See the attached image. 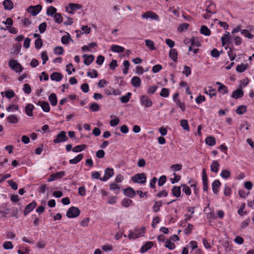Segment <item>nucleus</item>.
I'll use <instances>...</instances> for the list:
<instances>
[{
	"label": "nucleus",
	"mask_w": 254,
	"mask_h": 254,
	"mask_svg": "<svg viewBox=\"0 0 254 254\" xmlns=\"http://www.w3.org/2000/svg\"><path fill=\"white\" fill-rule=\"evenodd\" d=\"M110 188L112 190H116V193H118L120 190V187L118 185L112 183L110 186Z\"/></svg>",
	"instance_id": "obj_59"
},
{
	"label": "nucleus",
	"mask_w": 254,
	"mask_h": 254,
	"mask_svg": "<svg viewBox=\"0 0 254 254\" xmlns=\"http://www.w3.org/2000/svg\"><path fill=\"white\" fill-rule=\"evenodd\" d=\"M244 95V92L240 89L234 90L231 95V97L236 99L242 97Z\"/></svg>",
	"instance_id": "obj_15"
},
{
	"label": "nucleus",
	"mask_w": 254,
	"mask_h": 254,
	"mask_svg": "<svg viewBox=\"0 0 254 254\" xmlns=\"http://www.w3.org/2000/svg\"><path fill=\"white\" fill-rule=\"evenodd\" d=\"M6 110L8 112H15L16 111L18 110V106L16 105L12 104V105H11L9 106L8 107H7L6 108Z\"/></svg>",
	"instance_id": "obj_43"
},
{
	"label": "nucleus",
	"mask_w": 254,
	"mask_h": 254,
	"mask_svg": "<svg viewBox=\"0 0 254 254\" xmlns=\"http://www.w3.org/2000/svg\"><path fill=\"white\" fill-rule=\"evenodd\" d=\"M183 73L185 74L187 76L190 75L191 74L190 68L187 65H185L184 66V70L183 71Z\"/></svg>",
	"instance_id": "obj_63"
},
{
	"label": "nucleus",
	"mask_w": 254,
	"mask_h": 254,
	"mask_svg": "<svg viewBox=\"0 0 254 254\" xmlns=\"http://www.w3.org/2000/svg\"><path fill=\"white\" fill-rule=\"evenodd\" d=\"M49 100L53 106H55L57 104V97L55 93H52L49 96Z\"/></svg>",
	"instance_id": "obj_20"
},
{
	"label": "nucleus",
	"mask_w": 254,
	"mask_h": 254,
	"mask_svg": "<svg viewBox=\"0 0 254 254\" xmlns=\"http://www.w3.org/2000/svg\"><path fill=\"white\" fill-rule=\"evenodd\" d=\"M38 105L41 106L43 111L45 112H49L50 111V107L49 103L45 101H39Z\"/></svg>",
	"instance_id": "obj_14"
},
{
	"label": "nucleus",
	"mask_w": 254,
	"mask_h": 254,
	"mask_svg": "<svg viewBox=\"0 0 254 254\" xmlns=\"http://www.w3.org/2000/svg\"><path fill=\"white\" fill-rule=\"evenodd\" d=\"M162 202L161 201H156L153 206L152 209L154 212H157L160 210V207L162 206Z\"/></svg>",
	"instance_id": "obj_37"
},
{
	"label": "nucleus",
	"mask_w": 254,
	"mask_h": 254,
	"mask_svg": "<svg viewBox=\"0 0 254 254\" xmlns=\"http://www.w3.org/2000/svg\"><path fill=\"white\" fill-rule=\"evenodd\" d=\"M10 67L16 72H20L22 71L23 68L21 64L16 60H11L9 62Z\"/></svg>",
	"instance_id": "obj_4"
},
{
	"label": "nucleus",
	"mask_w": 254,
	"mask_h": 254,
	"mask_svg": "<svg viewBox=\"0 0 254 254\" xmlns=\"http://www.w3.org/2000/svg\"><path fill=\"white\" fill-rule=\"evenodd\" d=\"M130 180L135 183L144 184L146 182V177L145 174L139 173L132 177Z\"/></svg>",
	"instance_id": "obj_2"
},
{
	"label": "nucleus",
	"mask_w": 254,
	"mask_h": 254,
	"mask_svg": "<svg viewBox=\"0 0 254 254\" xmlns=\"http://www.w3.org/2000/svg\"><path fill=\"white\" fill-rule=\"evenodd\" d=\"M157 89V87L156 86H152L149 87L147 90V93L149 94H154Z\"/></svg>",
	"instance_id": "obj_61"
},
{
	"label": "nucleus",
	"mask_w": 254,
	"mask_h": 254,
	"mask_svg": "<svg viewBox=\"0 0 254 254\" xmlns=\"http://www.w3.org/2000/svg\"><path fill=\"white\" fill-rule=\"evenodd\" d=\"M34 106L31 104H28L26 108H25V113L26 114L30 117L33 116V110L34 109Z\"/></svg>",
	"instance_id": "obj_27"
},
{
	"label": "nucleus",
	"mask_w": 254,
	"mask_h": 254,
	"mask_svg": "<svg viewBox=\"0 0 254 254\" xmlns=\"http://www.w3.org/2000/svg\"><path fill=\"white\" fill-rule=\"evenodd\" d=\"M191 46L198 47L200 46L201 44L198 38L192 37L190 39Z\"/></svg>",
	"instance_id": "obj_32"
},
{
	"label": "nucleus",
	"mask_w": 254,
	"mask_h": 254,
	"mask_svg": "<svg viewBox=\"0 0 254 254\" xmlns=\"http://www.w3.org/2000/svg\"><path fill=\"white\" fill-rule=\"evenodd\" d=\"M7 183L13 190H16L17 189L18 186L17 184L12 180H8Z\"/></svg>",
	"instance_id": "obj_64"
},
{
	"label": "nucleus",
	"mask_w": 254,
	"mask_h": 254,
	"mask_svg": "<svg viewBox=\"0 0 254 254\" xmlns=\"http://www.w3.org/2000/svg\"><path fill=\"white\" fill-rule=\"evenodd\" d=\"M172 194L174 196L179 197L181 194L180 187L174 186L172 190Z\"/></svg>",
	"instance_id": "obj_29"
},
{
	"label": "nucleus",
	"mask_w": 254,
	"mask_h": 254,
	"mask_svg": "<svg viewBox=\"0 0 254 254\" xmlns=\"http://www.w3.org/2000/svg\"><path fill=\"white\" fill-rule=\"evenodd\" d=\"M86 148V145L81 144L75 146L72 148V150L74 152H79L84 150Z\"/></svg>",
	"instance_id": "obj_35"
},
{
	"label": "nucleus",
	"mask_w": 254,
	"mask_h": 254,
	"mask_svg": "<svg viewBox=\"0 0 254 254\" xmlns=\"http://www.w3.org/2000/svg\"><path fill=\"white\" fill-rule=\"evenodd\" d=\"M42 6L41 4H37L35 6L31 5L27 8V12L33 16L37 15L42 10Z\"/></svg>",
	"instance_id": "obj_6"
},
{
	"label": "nucleus",
	"mask_w": 254,
	"mask_h": 254,
	"mask_svg": "<svg viewBox=\"0 0 254 254\" xmlns=\"http://www.w3.org/2000/svg\"><path fill=\"white\" fill-rule=\"evenodd\" d=\"M189 26V24L187 23H184L178 27V30L180 32H182L185 30H186Z\"/></svg>",
	"instance_id": "obj_44"
},
{
	"label": "nucleus",
	"mask_w": 254,
	"mask_h": 254,
	"mask_svg": "<svg viewBox=\"0 0 254 254\" xmlns=\"http://www.w3.org/2000/svg\"><path fill=\"white\" fill-rule=\"evenodd\" d=\"M153 246V243L152 242H146L140 249V252L144 253L146 252L148 250L150 249Z\"/></svg>",
	"instance_id": "obj_18"
},
{
	"label": "nucleus",
	"mask_w": 254,
	"mask_h": 254,
	"mask_svg": "<svg viewBox=\"0 0 254 254\" xmlns=\"http://www.w3.org/2000/svg\"><path fill=\"white\" fill-rule=\"evenodd\" d=\"M193 228V225L190 223H189L188 224V227L184 229V233L187 235H189L191 233Z\"/></svg>",
	"instance_id": "obj_50"
},
{
	"label": "nucleus",
	"mask_w": 254,
	"mask_h": 254,
	"mask_svg": "<svg viewBox=\"0 0 254 254\" xmlns=\"http://www.w3.org/2000/svg\"><path fill=\"white\" fill-rule=\"evenodd\" d=\"M204 93L208 95L210 97H212L216 95V90L215 89L212 88V87H208V90L205 89Z\"/></svg>",
	"instance_id": "obj_30"
},
{
	"label": "nucleus",
	"mask_w": 254,
	"mask_h": 254,
	"mask_svg": "<svg viewBox=\"0 0 254 254\" xmlns=\"http://www.w3.org/2000/svg\"><path fill=\"white\" fill-rule=\"evenodd\" d=\"M234 48L230 47L229 48V50L228 52V55L231 61H233L236 57V55L235 53H234Z\"/></svg>",
	"instance_id": "obj_39"
},
{
	"label": "nucleus",
	"mask_w": 254,
	"mask_h": 254,
	"mask_svg": "<svg viewBox=\"0 0 254 254\" xmlns=\"http://www.w3.org/2000/svg\"><path fill=\"white\" fill-rule=\"evenodd\" d=\"M23 90L27 94H29L31 92V89L28 84L25 83L23 85Z\"/></svg>",
	"instance_id": "obj_53"
},
{
	"label": "nucleus",
	"mask_w": 254,
	"mask_h": 254,
	"mask_svg": "<svg viewBox=\"0 0 254 254\" xmlns=\"http://www.w3.org/2000/svg\"><path fill=\"white\" fill-rule=\"evenodd\" d=\"M87 74L91 78H96L98 76V72L95 69L88 71Z\"/></svg>",
	"instance_id": "obj_56"
},
{
	"label": "nucleus",
	"mask_w": 254,
	"mask_h": 254,
	"mask_svg": "<svg viewBox=\"0 0 254 254\" xmlns=\"http://www.w3.org/2000/svg\"><path fill=\"white\" fill-rule=\"evenodd\" d=\"M200 33L205 36L210 35V30L205 25H202L200 28Z\"/></svg>",
	"instance_id": "obj_33"
},
{
	"label": "nucleus",
	"mask_w": 254,
	"mask_h": 254,
	"mask_svg": "<svg viewBox=\"0 0 254 254\" xmlns=\"http://www.w3.org/2000/svg\"><path fill=\"white\" fill-rule=\"evenodd\" d=\"M54 18L55 20V21L58 23L61 24L63 20V17L60 13H56L54 15Z\"/></svg>",
	"instance_id": "obj_41"
},
{
	"label": "nucleus",
	"mask_w": 254,
	"mask_h": 254,
	"mask_svg": "<svg viewBox=\"0 0 254 254\" xmlns=\"http://www.w3.org/2000/svg\"><path fill=\"white\" fill-rule=\"evenodd\" d=\"M218 90L219 92L223 94H226L228 92L227 87L224 85V84H221V85L219 86Z\"/></svg>",
	"instance_id": "obj_47"
},
{
	"label": "nucleus",
	"mask_w": 254,
	"mask_h": 254,
	"mask_svg": "<svg viewBox=\"0 0 254 254\" xmlns=\"http://www.w3.org/2000/svg\"><path fill=\"white\" fill-rule=\"evenodd\" d=\"M247 111V107L244 105L239 106L236 110L237 114L239 115H243Z\"/></svg>",
	"instance_id": "obj_34"
},
{
	"label": "nucleus",
	"mask_w": 254,
	"mask_h": 254,
	"mask_svg": "<svg viewBox=\"0 0 254 254\" xmlns=\"http://www.w3.org/2000/svg\"><path fill=\"white\" fill-rule=\"evenodd\" d=\"M70 39L69 34L67 35H64L62 37L61 41L63 44H67L69 42V40Z\"/></svg>",
	"instance_id": "obj_58"
},
{
	"label": "nucleus",
	"mask_w": 254,
	"mask_h": 254,
	"mask_svg": "<svg viewBox=\"0 0 254 254\" xmlns=\"http://www.w3.org/2000/svg\"><path fill=\"white\" fill-rule=\"evenodd\" d=\"M135 72L138 75H141L144 73V70L142 66L138 65L135 67Z\"/></svg>",
	"instance_id": "obj_60"
},
{
	"label": "nucleus",
	"mask_w": 254,
	"mask_h": 254,
	"mask_svg": "<svg viewBox=\"0 0 254 254\" xmlns=\"http://www.w3.org/2000/svg\"><path fill=\"white\" fill-rule=\"evenodd\" d=\"M170 58L174 62H177L178 59V53L175 49H171L169 52Z\"/></svg>",
	"instance_id": "obj_21"
},
{
	"label": "nucleus",
	"mask_w": 254,
	"mask_h": 254,
	"mask_svg": "<svg viewBox=\"0 0 254 254\" xmlns=\"http://www.w3.org/2000/svg\"><path fill=\"white\" fill-rule=\"evenodd\" d=\"M220 165L217 161H213L210 166V170L212 172L217 173Z\"/></svg>",
	"instance_id": "obj_24"
},
{
	"label": "nucleus",
	"mask_w": 254,
	"mask_h": 254,
	"mask_svg": "<svg viewBox=\"0 0 254 254\" xmlns=\"http://www.w3.org/2000/svg\"><path fill=\"white\" fill-rule=\"evenodd\" d=\"M100 107L98 104L94 103L91 104L90 109L93 112H96L99 110Z\"/></svg>",
	"instance_id": "obj_57"
},
{
	"label": "nucleus",
	"mask_w": 254,
	"mask_h": 254,
	"mask_svg": "<svg viewBox=\"0 0 254 254\" xmlns=\"http://www.w3.org/2000/svg\"><path fill=\"white\" fill-rule=\"evenodd\" d=\"M68 140V137L66 135L64 131H61L54 139L53 141L55 143H59L61 142H65Z\"/></svg>",
	"instance_id": "obj_5"
},
{
	"label": "nucleus",
	"mask_w": 254,
	"mask_h": 254,
	"mask_svg": "<svg viewBox=\"0 0 254 254\" xmlns=\"http://www.w3.org/2000/svg\"><path fill=\"white\" fill-rule=\"evenodd\" d=\"M80 213V210L76 207H70L66 212V216L69 218H75L78 217Z\"/></svg>",
	"instance_id": "obj_3"
},
{
	"label": "nucleus",
	"mask_w": 254,
	"mask_h": 254,
	"mask_svg": "<svg viewBox=\"0 0 254 254\" xmlns=\"http://www.w3.org/2000/svg\"><path fill=\"white\" fill-rule=\"evenodd\" d=\"M81 8V5L77 3H69L68 6L66 7V10L67 12L73 14L74 11Z\"/></svg>",
	"instance_id": "obj_10"
},
{
	"label": "nucleus",
	"mask_w": 254,
	"mask_h": 254,
	"mask_svg": "<svg viewBox=\"0 0 254 254\" xmlns=\"http://www.w3.org/2000/svg\"><path fill=\"white\" fill-rule=\"evenodd\" d=\"M140 100L142 105L146 108L150 107L152 105L151 99L146 95H142L140 97Z\"/></svg>",
	"instance_id": "obj_8"
},
{
	"label": "nucleus",
	"mask_w": 254,
	"mask_h": 254,
	"mask_svg": "<svg viewBox=\"0 0 254 254\" xmlns=\"http://www.w3.org/2000/svg\"><path fill=\"white\" fill-rule=\"evenodd\" d=\"M7 121L10 124H14L19 122L18 118L15 115H10L6 117Z\"/></svg>",
	"instance_id": "obj_19"
},
{
	"label": "nucleus",
	"mask_w": 254,
	"mask_h": 254,
	"mask_svg": "<svg viewBox=\"0 0 254 254\" xmlns=\"http://www.w3.org/2000/svg\"><path fill=\"white\" fill-rule=\"evenodd\" d=\"M3 5L4 9L6 10H10L13 7V2L11 0H5L3 1Z\"/></svg>",
	"instance_id": "obj_22"
},
{
	"label": "nucleus",
	"mask_w": 254,
	"mask_h": 254,
	"mask_svg": "<svg viewBox=\"0 0 254 254\" xmlns=\"http://www.w3.org/2000/svg\"><path fill=\"white\" fill-rule=\"evenodd\" d=\"M221 183L219 180L214 181L212 184V191L214 193L217 194L219 191V189L220 187Z\"/></svg>",
	"instance_id": "obj_16"
},
{
	"label": "nucleus",
	"mask_w": 254,
	"mask_h": 254,
	"mask_svg": "<svg viewBox=\"0 0 254 254\" xmlns=\"http://www.w3.org/2000/svg\"><path fill=\"white\" fill-rule=\"evenodd\" d=\"M83 157L82 154H79L75 156L73 159L69 160V163L71 164H76L79 162Z\"/></svg>",
	"instance_id": "obj_23"
},
{
	"label": "nucleus",
	"mask_w": 254,
	"mask_h": 254,
	"mask_svg": "<svg viewBox=\"0 0 254 254\" xmlns=\"http://www.w3.org/2000/svg\"><path fill=\"white\" fill-rule=\"evenodd\" d=\"M37 203L35 201H32L31 203L28 204L25 208L24 211V215H27L29 213L32 211L34 208L36 206Z\"/></svg>",
	"instance_id": "obj_12"
},
{
	"label": "nucleus",
	"mask_w": 254,
	"mask_h": 254,
	"mask_svg": "<svg viewBox=\"0 0 254 254\" xmlns=\"http://www.w3.org/2000/svg\"><path fill=\"white\" fill-rule=\"evenodd\" d=\"M15 95V93L11 90H8L5 92V96L8 99H11Z\"/></svg>",
	"instance_id": "obj_52"
},
{
	"label": "nucleus",
	"mask_w": 254,
	"mask_h": 254,
	"mask_svg": "<svg viewBox=\"0 0 254 254\" xmlns=\"http://www.w3.org/2000/svg\"><path fill=\"white\" fill-rule=\"evenodd\" d=\"M3 247L5 250H11L13 248V246L10 241H5L3 244Z\"/></svg>",
	"instance_id": "obj_48"
},
{
	"label": "nucleus",
	"mask_w": 254,
	"mask_h": 254,
	"mask_svg": "<svg viewBox=\"0 0 254 254\" xmlns=\"http://www.w3.org/2000/svg\"><path fill=\"white\" fill-rule=\"evenodd\" d=\"M175 102H176V105L181 108V110L184 112L185 109V105L184 103L182 102L180 100L177 99L176 100H175Z\"/></svg>",
	"instance_id": "obj_49"
},
{
	"label": "nucleus",
	"mask_w": 254,
	"mask_h": 254,
	"mask_svg": "<svg viewBox=\"0 0 254 254\" xmlns=\"http://www.w3.org/2000/svg\"><path fill=\"white\" fill-rule=\"evenodd\" d=\"M83 57L84 58V63L86 65H89L94 61V56L92 55H83Z\"/></svg>",
	"instance_id": "obj_25"
},
{
	"label": "nucleus",
	"mask_w": 254,
	"mask_h": 254,
	"mask_svg": "<svg viewBox=\"0 0 254 254\" xmlns=\"http://www.w3.org/2000/svg\"><path fill=\"white\" fill-rule=\"evenodd\" d=\"M248 68V64H241L238 65L236 67V71L238 72L241 73L245 71Z\"/></svg>",
	"instance_id": "obj_31"
},
{
	"label": "nucleus",
	"mask_w": 254,
	"mask_h": 254,
	"mask_svg": "<svg viewBox=\"0 0 254 254\" xmlns=\"http://www.w3.org/2000/svg\"><path fill=\"white\" fill-rule=\"evenodd\" d=\"M221 40L222 42V46H224L227 43L229 42L230 33L228 32H226V33L223 35V36L221 37Z\"/></svg>",
	"instance_id": "obj_28"
},
{
	"label": "nucleus",
	"mask_w": 254,
	"mask_h": 254,
	"mask_svg": "<svg viewBox=\"0 0 254 254\" xmlns=\"http://www.w3.org/2000/svg\"><path fill=\"white\" fill-rule=\"evenodd\" d=\"M181 125L184 129L189 130V126L187 120H182L181 121Z\"/></svg>",
	"instance_id": "obj_45"
},
{
	"label": "nucleus",
	"mask_w": 254,
	"mask_h": 254,
	"mask_svg": "<svg viewBox=\"0 0 254 254\" xmlns=\"http://www.w3.org/2000/svg\"><path fill=\"white\" fill-rule=\"evenodd\" d=\"M182 186L183 187V191H184L187 195H190L191 193L190 189L186 185H183Z\"/></svg>",
	"instance_id": "obj_55"
},
{
	"label": "nucleus",
	"mask_w": 254,
	"mask_h": 254,
	"mask_svg": "<svg viewBox=\"0 0 254 254\" xmlns=\"http://www.w3.org/2000/svg\"><path fill=\"white\" fill-rule=\"evenodd\" d=\"M50 77L52 80L60 81L63 79V75L60 72H55L51 75Z\"/></svg>",
	"instance_id": "obj_17"
},
{
	"label": "nucleus",
	"mask_w": 254,
	"mask_h": 254,
	"mask_svg": "<svg viewBox=\"0 0 254 254\" xmlns=\"http://www.w3.org/2000/svg\"><path fill=\"white\" fill-rule=\"evenodd\" d=\"M144 234L145 228L142 227L138 229H135L133 231L130 232L128 235V238H129L130 239H135L143 236Z\"/></svg>",
	"instance_id": "obj_1"
},
{
	"label": "nucleus",
	"mask_w": 254,
	"mask_h": 254,
	"mask_svg": "<svg viewBox=\"0 0 254 254\" xmlns=\"http://www.w3.org/2000/svg\"><path fill=\"white\" fill-rule=\"evenodd\" d=\"M43 42L41 39L37 38L35 41V46L36 49H39L41 48Z\"/></svg>",
	"instance_id": "obj_54"
},
{
	"label": "nucleus",
	"mask_w": 254,
	"mask_h": 254,
	"mask_svg": "<svg viewBox=\"0 0 254 254\" xmlns=\"http://www.w3.org/2000/svg\"><path fill=\"white\" fill-rule=\"evenodd\" d=\"M56 12L57 9L53 6H50L47 8L46 14L48 15L54 16Z\"/></svg>",
	"instance_id": "obj_38"
},
{
	"label": "nucleus",
	"mask_w": 254,
	"mask_h": 254,
	"mask_svg": "<svg viewBox=\"0 0 254 254\" xmlns=\"http://www.w3.org/2000/svg\"><path fill=\"white\" fill-rule=\"evenodd\" d=\"M141 81L140 78L136 76H133L131 80V84L133 87L138 88L140 86Z\"/></svg>",
	"instance_id": "obj_13"
},
{
	"label": "nucleus",
	"mask_w": 254,
	"mask_h": 254,
	"mask_svg": "<svg viewBox=\"0 0 254 254\" xmlns=\"http://www.w3.org/2000/svg\"><path fill=\"white\" fill-rule=\"evenodd\" d=\"M47 24L46 22H43L39 26V30L41 33H44L46 29Z\"/></svg>",
	"instance_id": "obj_62"
},
{
	"label": "nucleus",
	"mask_w": 254,
	"mask_h": 254,
	"mask_svg": "<svg viewBox=\"0 0 254 254\" xmlns=\"http://www.w3.org/2000/svg\"><path fill=\"white\" fill-rule=\"evenodd\" d=\"M206 144L209 146H214L216 143V140L214 137L209 136L207 137L205 139Z\"/></svg>",
	"instance_id": "obj_26"
},
{
	"label": "nucleus",
	"mask_w": 254,
	"mask_h": 254,
	"mask_svg": "<svg viewBox=\"0 0 254 254\" xmlns=\"http://www.w3.org/2000/svg\"><path fill=\"white\" fill-rule=\"evenodd\" d=\"M230 172L227 169L223 170L220 174V176L224 179L229 178L230 176Z\"/></svg>",
	"instance_id": "obj_46"
},
{
	"label": "nucleus",
	"mask_w": 254,
	"mask_h": 254,
	"mask_svg": "<svg viewBox=\"0 0 254 254\" xmlns=\"http://www.w3.org/2000/svg\"><path fill=\"white\" fill-rule=\"evenodd\" d=\"M142 17L146 19L150 18L157 21L159 20V16L156 13L151 11H148L144 13L142 15Z\"/></svg>",
	"instance_id": "obj_7"
},
{
	"label": "nucleus",
	"mask_w": 254,
	"mask_h": 254,
	"mask_svg": "<svg viewBox=\"0 0 254 254\" xmlns=\"http://www.w3.org/2000/svg\"><path fill=\"white\" fill-rule=\"evenodd\" d=\"M145 45L151 50H155L154 43L152 40L146 39L145 40Z\"/></svg>",
	"instance_id": "obj_40"
},
{
	"label": "nucleus",
	"mask_w": 254,
	"mask_h": 254,
	"mask_svg": "<svg viewBox=\"0 0 254 254\" xmlns=\"http://www.w3.org/2000/svg\"><path fill=\"white\" fill-rule=\"evenodd\" d=\"M114 173V171L113 168H107L105 171L104 177L100 178V180L103 182L106 181L113 176Z\"/></svg>",
	"instance_id": "obj_9"
},
{
	"label": "nucleus",
	"mask_w": 254,
	"mask_h": 254,
	"mask_svg": "<svg viewBox=\"0 0 254 254\" xmlns=\"http://www.w3.org/2000/svg\"><path fill=\"white\" fill-rule=\"evenodd\" d=\"M11 210L10 215L11 217L17 218V215L18 213V210L17 208L14 207H12L11 209H6L5 211H0V213L2 214V215L4 217H6V214L9 213V211Z\"/></svg>",
	"instance_id": "obj_11"
},
{
	"label": "nucleus",
	"mask_w": 254,
	"mask_h": 254,
	"mask_svg": "<svg viewBox=\"0 0 254 254\" xmlns=\"http://www.w3.org/2000/svg\"><path fill=\"white\" fill-rule=\"evenodd\" d=\"M111 50L115 53H120L124 51V48L120 46L113 45L111 46Z\"/></svg>",
	"instance_id": "obj_36"
},
{
	"label": "nucleus",
	"mask_w": 254,
	"mask_h": 254,
	"mask_svg": "<svg viewBox=\"0 0 254 254\" xmlns=\"http://www.w3.org/2000/svg\"><path fill=\"white\" fill-rule=\"evenodd\" d=\"M64 50L63 48L62 47H60V46L56 47L54 49V53L56 55H62L64 53Z\"/></svg>",
	"instance_id": "obj_51"
},
{
	"label": "nucleus",
	"mask_w": 254,
	"mask_h": 254,
	"mask_svg": "<svg viewBox=\"0 0 254 254\" xmlns=\"http://www.w3.org/2000/svg\"><path fill=\"white\" fill-rule=\"evenodd\" d=\"M241 33L245 37L248 38L249 39H252L254 37V36L248 30H246V29L242 30L241 31Z\"/></svg>",
	"instance_id": "obj_42"
}]
</instances>
